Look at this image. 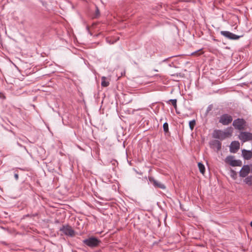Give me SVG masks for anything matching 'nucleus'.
<instances>
[{
    "instance_id": "obj_26",
    "label": "nucleus",
    "mask_w": 252,
    "mask_h": 252,
    "mask_svg": "<svg viewBox=\"0 0 252 252\" xmlns=\"http://www.w3.org/2000/svg\"><path fill=\"white\" fill-rule=\"evenodd\" d=\"M14 178L16 180H18L19 179V175L18 173L15 172L14 173Z\"/></svg>"
},
{
    "instance_id": "obj_20",
    "label": "nucleus",
    "mask_w": 252,
    "mask_h": 252,
    "mask_svg": "<svg viewBox=\"0 0 252 252\" xmlns=\"http://www.w3.org/2000/svg\"><path fill=\"white\" fill-rule=\"evenodd\" d=\"M169 101L171 102V104L174 106V107L176 109L177 108V100L176 99H170Z\"/></svg>"
},
{
    "instance_id": "obj_29",
    "label": "nucleus",
    "mask_w": 252,
    "mask_h": 252,
    "mask_svg": "<svg viewBox=\"0 0 252 252\" xmlns=\"http://www.w3.org/2000/svg\"><path fill=\"white\" fill-rule=\"evenodd\" d=\"M37 215V214H33V215H32V216L35 217V216H36Z\"/></svg>"
},
{
    "instance_id": "obj_31",
    "label": "nucleus",
    "mask_w": 252,
    "mask_h": 252,
    "mask_svg": "<svg viewBox=\"0 0 252 252\" xmlns=\"http://www.w3.org/2000/svg\"><path fill=\"white\" fill-rule=\"evenodd\" d=\"M26 216H27V217H29V216H30V215H27Z\"/></svg>"
},
{
    "instance_id": "obj_4",
    "label": "nucleus",
    "mask_w": 252,
    "mask_h": 252,
    "mask_svg": "<svg viewBox=\"0 0 252 252\" xmlns=\"http://www.w3.org/2000/svg\"><path fill=\"white\" fill-rule=\"evenodd\" d=\"M60 231L63 232L65 235L73 237L75 236V231L72 227L69 225H63L60 228Z\"/></svg>"
},
{
    "instance_id": "obj_14",
    "label": "nucleus",
    "mask_w": 252,
    "mask_h": 252,
    "mask_svg": "<svg viewBox=\"0 0 252 252\" xmlns=\"http://www.w3.org/2000/svg\"><path fill=\"white\" fill-rule=\"evenodd\" d=\"M149 180L151 184H152L155 187H158V182L152 177H149Z\"/></svg>"
},
{
    "instance_id": "obj_3",
    "label": "nucleus",
    "mask_w": 252,
    "mask_h": 252,
    "mask_svg": "<svg viewBox=\"0 0 252 252\" xmlns=\"http://www.w3.org/2000/svg\"><path fill=\"white\" fill-rule=\"evenodd\" d=\"M233 126L236 129L239 130H244L247 126V122L243 119L238 118L234 120Z\"/></svg>"
},
{
    "instance_id": "obj_2",
    "label": "nucleus",
    "mask_w": 252,
    "mask_h": 252,
    "mask_svg": "<svg viewBox=\"0 0 252 252\" xmlns=\"http://www.w3.org/2000/svg\"><path fill=\"white\" fill-rule=\"evenodd\" d=\"M100 242L98 239L94 237H91L83 240V243L90 248L97 247Z\"/></svg>"
},
{
    "instance_id": "obj_5",
    "label": "nucleus",
    "mask_w": 252,
    "mask_h": 252,
    "mask_svg": "<svg viewBox=\"0 0 252 252\" xmlns=\"http://www.w3.org/2000/svg\"><path fill=\"white\" fill-rule=\"evenodd\" d=\"M225 162L232 166H241L242 165V161L240 160H236L233 156H228L225 159Z\"/></svg>"
},
{
    "instance_id": "obj_11",
    "label": "nucleus",
    "mask_w": 252,
    "mask_h": 252,
    "mask_svg": "<svg viewBox=\"0 0 252 252\" xmlns=\"http://www.w3.org/2000/svg\"><path fill=\"white\" fill-rule=\"evenodd\" d=\"M243 158L247 160L250 159L252 158V152L246 150H243L242 151Z\"/></svg>"
},
{
    "instance_id": "obj_9",
    "label": "nucleus",
    "mask_w": 252,
    "mask_h": 252,
    "mask_svg": "<svg viewBox=\"0 0 252 252\" xmlns=\"http://www.w3.org/2000/svg\"><path fill=\"white\" fill-rule=\"evenodd\" d=\"M250 172V167L248 165H244L241 169L239 175L240 177H246Z\"/></svg>"
},
{
    "instance_id": "obj_7",
    "label": "nucleus",
    "mask_w": 252,
    "mask_h": 252,
    "mask_svg": "<svg viewBox=\"0 0 252 252\" xmlns=\"http://www.w3.org/2000/svg\"><path fill=\"white\" fill-rule=\"evenodd\" d=\"M233 120L231 116L225 114L221 115L219 119V122L223 125H228L232 122Z\"/></svg>"
},
{
    "instance_id": "obj_27",
    "label": "nucleus",
    "mask_w": 252,
    "mask_h": 252,
    "mask_svg": "<svg viewBox=\"0 0 252 252\" xmlns=\"http://www.w3.org/2000/svg\"><path fill=\"white\" fill-rule=\"evenodd\" d=\"M232 172V173L233 175H231V176L234 178L235 179V176H236V173H235V172H234V171L232 170L231 171Z\"/></svg>"
},
{
    "instance_id": "obj_12",
    "label": "nucleus",
    "mask_w": 252,
    "mask_h": 252,
    "mask_svg": "<svg viewBox=\"0 0 252 252\" xmlns=\"http://www.w3.org/2000/svg\"><path fill=\"white\" fill-rule=\"evenodd\" d=\"M109 85V82L106 81V78L105 77L103 76L101 78V85L103 87H108Z\"/></svg>"
},
{
    "instance_id": "obj_21",
    "label": "nucleus",
    "mask_w": 252,
    "mask_h": 252,
    "mask_svg": "<svg viewBox=\"0 0 252 252\" xmlns=\"http://www.w3.org/2000/svg\"><path fill=\"white\" fill-rule=\"evenodd\" d=\"M151 108L156 113L157 111V109L158 108V105H157V103H153L151 106Z\"/></svg>"
},
{
    "instance_id": "obj_13",
    "label": "nucleus",
    "mask_w": 252,
    "mask_h": 252,
    "mask_svg": "<svg viewBox=\"0 0 252 252\" xmlns=\"http://www.w3.org/2000/svg\"><path fill=\"white\" fill-rule=\"evenodd\" d=\"M245 183L249 186L252 185V176H248L244 180Z\"/></svg>"
},
{
    "instance_id": "obj_6",
    "label": "nucleus",
    "mask_w": 252,
    "mask_h": 252,
    "mask_svg": "<svg viewBox=\"0 0 252 252\" xmlns=\"http://www.w3.org/2000/svg\"><path fill=\"white\" fill-rule=\"evenodd\" d=\"M242 142L252 140V133L249 132H241L238 136Z\"/></svg>"
},
{
    "instance_id": "obj_10",
    "label": "nucleus",
    "mask_w": 252,
    "mask_h": 252,
    "mask_svg": "<svg viewBox=\"0 0 252 252\" xmlns=\"http://www.w3.org/2000/svg\"><path fill=\"white\" fill-rule=\"evenodd\" d=\"M240 148V143L238 141H233L230 146V151L231 153H236Z\"/></svg>"
},
{
    "instance_id": "obj_1",
    "label": "nucleus",
    "mask_w": 252,
    "mask_h": 252,
    "mask_svg": "<svg viewBox=\"0 0 252 252\" xmlns=\"http://www.w3.org/2000/svg\"><path fill=\"white\" fill-rule=\"evenodd\" d=\"M232 131L231 129H227L225 131L221 130H216L213 133V137L215 138L224 139L231 135Z\"/></svg>"
},
{
    "instance_id": "obj_22",
    "label": "nucleus",
    "mask_w": 252,
    "mask_h": 252,
    "mask_svg": "<svg viewBox=\"0 0 252 252\" xmlns=\"http://www.w3.org/2000/svg\"><path fill=\"white\" fill-rule=\"evenodd\" d=\"M216 143L217 144L218 150H220L221 148V143L219 141H216Z\"/></svg>"
},
{
    "instance_id": "obj_28",
    "label": "nucleus",
    "mask_w": 252,
    "mask_h": 252,
    "mask_svg": "<svg viewBox=\"0 0 252 252\" xmlns=\"http://www.w3.org/2000/svg\"><path fill=\"white\" fill-rule=\"evenodd\" d=\"M55 222L56 223H59V220H55Z\"/></svg>"
},
{
    "instance_id": "obj_8",
    "label": "nucleus",
    "mask_w": 252,
    "mask_h": 252,
    "mask_svg": "<svg viewBox=\"0 0 252 252\" xmlns=\"http://www.w3.org/2000/svg\"><path fill=\"white\" fill-rule=\"evenodd\" d=\"M220 33L225 37L232 40L238 39L242 36H238L228 31H221Z\"/></svg>"
},
{
    "instance_id": "obj_19",
    "label": "nucleus",
    "mask_w": 252,
    "mask_h": 252,
    "mask_svg": "<svg viewBox=\"0 0 252 252\" xmlns=\"http://www.w3.org/2000/svg\"><path fill=\"white\" fill-rule=\"evenodd\" d=\"M195 125V121L194 120H192L189 122V126L190 128L192 130Z\"/></svg>"
},
{
    "instance_id": "obj_16",
    "label": "nucleus",
    "mask_w": 252,
    "mask_h": 252,
    "mask_svg": "<svg viewBox=\"0 0 252 252\" xmlns=\"http://www.w3.org/2000/svg\"><path fill=\"white\" fill-rule=\"evenodd\" d=\"M119 39V37L117 38H113L112 39H109L108 38L106 39V41L107 42L110 44H114L116 42H117Z\"/></svg>"
},
{
    "instance_id": "obj_17",
    "label": "nucleus",
    "mask_w": 252,
    "mask_h": 252,
    "mask_svg": "<svg viewBox=\"0 0 252 252\" xmlns=\"http://www.w3.org/2000/svg\"><path fill=\"white\" fill-rule=\"evenodd\" d=\"M100 13L98 7L96 6V9H95V13H94V18H97L100 16Z\"/></svg>"
},
{
    "instance_id": "obj_23",
    "label": "nucleus",
    "mask_w": 252,
    "mask_h": 252,
    "mask_svg": "<svg viewBox=\"0 0 252 252\" xmlns=\"http://www.w3.org/2000/svg\"><path fill=\"white\" fill-rule=\"evenodd\" d=\"M111 163H112V165H113L114 166H116V165H118V162L117 161V160H115V159H113L112 160H111Z\"/></svg>"
},
{
    "instance_id": "obj_15",
    "label": "nucleus",
    "mask_w": 252,
    "mask_h": 252,
    "mask_svg": "<svg viewBox=\"0 0 252 252\" xmlns=\"http://www.w3.org/2000/svg\"><path fill=\"white\" fill-rule=\"evenodd\" d=\"M198 167L199 168L200 172L202 174H204L205 171V168L204 167V165L202 164L201 162H199L198 163Z\"/></svg>"
},
{
    "instance_id": "obj_24",
    "label": "nucleus",
    "mask_w": 252,
    "mask_h": 252,
    "mask_svg": "<svg viewBox=\"0 0 252 252\" xmlns=\"http://www.w3.org/2000/svg\"><path fill=\"white\" fill-rule=\"evenodd\" d=\"M0 98L2 99H5L6 98V97L4 94L0 93Z\"/></svg>"
},
{
    "instance_id": "obj_30",
    "label": "nucleus",
    "mask_w": 252,
    "mask_h": 252,
    "mask_svg": "<svg viewBox=\"0 0 252 252\" xmlns=\"http://www.w3.org/2000/svg\"><path fill=\"white\" fill-rule=\"evenodd\" d=\"M250 224H251V227H252V221H251Z\"/></svg>"
},
{
    "instance_id": "obj_25",
    "label": "nucleus",
    "mask_w": 252,
    "mask_h": 252,
    "mask_svg": "<svg viewBox=\"0 0 252 252\" xmlns=\"http://www.w3.org/2000/svg\"><path fill=\"white\" fill-rule=\"evenodd\" d=\"M158 188H161V189H165V187L164 186V185L158 183Z\"/></svg>"
},
{
    "instance_id": "obj_18",
    "label": "nucleus",
    "mask_w": 252,
    "mask_h": 252,
    "mask_svg": "<svg viewBox=\"0 0 252 252\" xmlns=\"http://www.w3.org/2000/svg\"><path fill=\"white\" fill-rule=\"evenodd\" d=\"M163 130H164V131L165 132V133H167L168 132V124L167 123H164L163 124Z\"/></svg>"
}]
</instances>
